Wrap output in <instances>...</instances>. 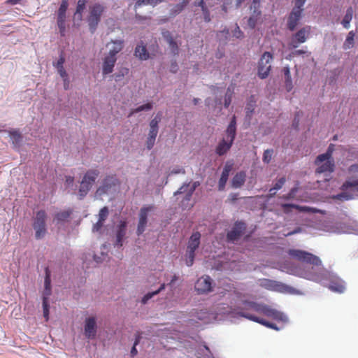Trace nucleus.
Returning <instances> with one entry per match:
<instances>
[{
  "label": "nucleus",
  "instance_id": "obj_60",
  "mask_svg": "<svg viewBox=\"0 0 358 358\" xmlns=\"http://www.w3.org/2000/svg\"><path fill=\"white\" fill-rule=\"evenodd\" d=\"M230 202L234 203L236 200L238 199V193H231L229 196V199Z\"/></svg>",
  "mask_w": 358,
  "mask_h": 358
},
{
  "label": "nucleus",
  "instance_id": "obj_37",
  "mask_svg": "<svg viewBox=\"0 0 358 358\" xmlns=\"http://www.w3.org/2000/svg\"><path fill=\"white\" fill-rule=\"evenodd\" d=\"M187 3H188L187 0H183L182 3L176 5L171 9V15H176L180 13L185 8V7L187 5Z\"/></svg>",
  "mask_w": 358,
  "mask_h": 358
},
{
  "label": "nucleus",
  "instance_id": "obj_35",
  "mask_svg": "<svg viewBox=\"0 0 358 358\" xmlns=\"http://www.w3.org/2000/svg\"><path fill=\"white\" fill-rule=\"evenodd\" d=\"M68 8L67 0H62L57 13V18L66 19V12Z\"/></svg>",
  "mask_w": 358,
  "mask_h": 358
},
{
  "label": "nucleus",
  "instance_id": "obj_1",
  "mask_svg": "<svg viewBox=\"0 0 358 358\" xmlns=\"http://www.w3.org/2000/svg\"><path fill=\"white\" fill-rule=\"evenodd\" d=\"M288 254L299 262L312 265L311 268L305 269L301 273L302 276L310 280L320 282L325 278L326 271L322 266L320 259L308 252L301 250H289Z\"/></svg>",
  "mask_w": 358,
  "mask_h": 358
},
{
  "label": "nucleus",
  "instance_id": "obj_15",
  "mask_svg": "<svg viewBox=\"0 0 358 358\" xmlns=\"http://www.w3.org/2000/svg\"><path fill=\"white\" fill-rule=\"evenodd\" d=\"M116 61V57L107 55L104 57L102 65V73L103 75H107L113 72Z\"/></svg>",
  "mask_w": 358,
  "mask_h": 358
},
{
  "label": "nucleus",
  "instance_id": "obj_4",
  "mask_svg": "<svg viewBox=\"0 0 358 358\" xmlns=\"http://www.w3.org/2000/svg\"><path fill=\"white\" fill-rule=\"evenodd\" d=\"M46 217L47 214L44 210H41L36 214L33 228L35 230V237L36 239L43 238L47 232L45 224Z\"/></svg>",
  "mask_w": 358,
  "mask_h": 358
},
{
  "label": "nucleus",
  "instance_id": "obj_43",
  "mask_svg": "<svg viewBox=\"0 0 358 358\" xmlns=\"http://www.w3.org/2000/svg\"><path fill=\"white\" fill-rule=\"evenodd\" d=\"M160 2V0H138L135 4V8L142 6L143 4L156 5Z\"/></svg>",
  "mask_w": 358,
  "mask_h": 358
},
{
  "label": "nucleus",
  "instance_id": "obj_44",
  "mask_svg": "<svg viewBox=\"0 0 358 358\" xmlns=\"http://www.w3.org/2000/svg\"><path fill=\"white\" fill-rule=\"evenodd\" d=\"M286 182V179L285 177H282L280 179L277 180V182L275 183L274 186L270 189V192L275 191L281 189L282 186L285 185Z\"/></svg>",
  "mask_w": 358,
  "mask_h": 358
},
{
  "label": "nucleus",
  "instance_id": "obj_39",
  "mask_svg": "<svg viewBox=\"0 0 358 358\" xmlns=\"http://www.w3.org/2000/svg\"><path fill=\"white\" fill-rule=\"evenodd\" d=\"M108 215V207L105 206L102 208L99 213V224H101V222H103L107 218Z\"/></svg>",
  "mask_w": 358,
  "mask_h": 358
},
{
  "label": "nucleus",
  "instance_id": "obj_18",
  "mask_svg": "<svg viewBox=\"0 0 358 358\" xmlns=\"http://www.w3.org/2000/svg\"><path fill=\"white\" fill-rule=\"evenodd\" d=\"M200 238L201 234L199 232L193 233L189 239L187 250L195 252L199 246Z\"/></svg>",
  "mask_w": 358,
  "mask_h": 358
},
{
  "label": "nucleus",
  "instance_id": "obj_29",
  "mask_svg": "<svg viewBox=\"0 0 358 358\" xmlns=\"http://www.w3.org/2000/svg\"><path fill=\"white\" fill-rule=\"evenodd\" d=\"M134 55L141 60H146L149 58V54L144 45H137L135 49Z\"/></svg>",
  "mask_w": 358,
  "mask_h": 358
},
{
  "label": "nucleus",
  "instance_id": "obj_11",
  "mask_svg": "<svg viewBox=\"0 0 358 358\" xmlns=\"http://www.w3.org/2000/svg\"><path fill=\"white\" fill-rule=\"evenodd\" d=\"M153 208V206H148L141 208L139 213V220L136 231L138 236L144 232L148 222V214Z\"/></svg>",
  "mask_w": 358,
  "mask_h": 358
},
{
  "label": "nucleus",
  "instance_id": "obj_30",
  "mask_svg": "<svg viewBox=\"0 0 358 358\" xmlns=\"http://www.w3.org/2000/svg\"><path fill=\"white\" fill-rule=\"evenodd\" d=\"M353 9L352 7H349L347 10H346V13L342 20V24L343 25V27L346 29H348L350 27V21L352 20V15H353Z\"/></svg>",
  "mask_w": 358,
  "mask_h": 358
},
{
  "label": "nucleus",
  "instance_id": "obj_47",
  "mask_svg": "<svg viewBox=\"0 0 358 358\" xmlns=\"http://www.w3.org/2000/svg\"><path fill=\"white\" fill-rule=\"evenodd\" d=\"M43 316L45 320L48 321L49 318V305L48 299H43Z\"/></svg>",
  "mask_w": 358,
  "mask_h": 358
},
{
  "label": "nucleus",
  "instance_id": "obj_33",
  "mask_svg": "<svg viewBox=\"0 0 358 358\" xmlns=\"http://www.w3.org/2000/svg\"><path fill=\"white\" fill-rule=\"evenodd\" d=\"M354 37H355L354 31H350L348 33V34L346 37V39L345 41V43L343 44L344 49H345V50L350 49L354 46V43H355Z\"/></svg>",
  "mask_w": 358,
  "mask_h": 358
},
{
  "label": "nucleus",
  "instance_id": "obj_50",
  "mask_svg": "<svg viewBox=\"0 0 358 358\" xmlns=\"http://www.w3.org/2000/svg\"><path fill=\"white\" fill-rule=\"evenodd\" d=\"M157 294V292H148V294H146L145 295H144V296L141 299V303L143 304H145L147 303V302L150 299H152L153 296H155V295Z\"/></svg>",
  "mask_w": 358,
  "mask_h": 358
},
{
  "label": "nucleus",
  "instance_id": "obj_14",
  "mask_svg": "<svg viewBox=\"0 0 358 358\" xmlns=\"http://www.w3.org/2000/svg\"><path fill=\"white\" fill-rule=\"evenodd\" d=\"M239 315L243 317H245V318L250 320L259 323L266 327H268V328H271L273 329H275V330H278V328L277 327V326L275 324L268 322L263 318L258 317L250 313L249 312H239Z\"/></svg>",
  "mask_w": 358,
  "mask_h": 358
},
{
  "label": "nucleus",
  "instance_id": "obj_61",
  "mask_svg": "<svg viewBox=\"0 0 358 358\" xmlns=\"http://www.w3.org/2000/svg\"><path fill=\"white\" fill-rule=\"evenodd\" d=\"M178 69V64L176 61L171 62V66H170V71L172 73H176Z\"/></svg>",
  "mask_w": 358,
  "mask_h": 358
},
{
  "label": "nucleus",
  "instance_id": "obj_38",
  "mask_svg": "<svg viewBox=\"0 0 358 358\" xmlns=\"http://www.w3.org/2000/svg\"><path fill=\"white\" fill-rule=\"evenodd\" d=\"M85 8V5L78 2L76 10L74 13V17H76L78 20H80L82 19L83 13Z\"/></svg>",
  "mask_w": 358,
  "mask_h": 358
},
{
  "label": "nucleus",
  "instance_id": "obj_28",
  "mask_svg": "<svg viewBox=\"0 0 358 358\" xmlns=\"http://www.w3.org/2000/svg\"><path fill=\"white\" fill-rule=\"evenodd\" d=\"M333 145L331 144L329 147L328 148L327 151L322 155H320L317 157L315 164L316 165H319L320 163H322L326 159H331L332 152H333Z\"/></svg>",
  "mask_w": 358,
  "mask_h": 358
},
{
  "label": "nucleus",
  "instance_id": "obj_20",
  "mask_svg": "<svg viewBox=\"0 0 358 358\" xmlns=\"http://www.w3.org/2000/svg\"><path fill=\"white\" fill-rule=\"evenodd\" d=\"M99 175L97 169H90L84 175L82 180L92 187Z\"/></svg>",
  "mask_w": 358,
  "mask_h": 358
},
{
  "label": "nucleus",
  "instance_id": "obj_52",
  "mask_svg": "<svg viewBox=\"0 0 358 358\" xmlns=\"http://www.w3.org/2000/svg\"><path fill=\"white\" fill-rule=\"evenodd\" d=\"M155 139H156L155 138L148 136L146 143H145V145H146V148L148 150H150L153 148L155 143Z\"/></svg>",
  "mask_w": 358,
  "mask_h": 358
},
{
  "label": "nucleus",
  "instance_id": "obj_32",
  "mask_svg": "<svg viewBox=\"0 0 358 358\" xmlns=\"http://www.w3.org/2000/svg\"><path fill=\"white\" fill-rule=\"evenodd\" d=\"M72 212L73 210L71 209H68L66 210L59 212L55 215V218L58 222L66 221L70 217L71 215L72 214Z\"/></svg>",
  "mask_w": 358,
  "mask_h": 358
},
{
  "label": "nucleus",
  "instance_id": "obj_46",
  "mask_svg": "<svg viewBox=\"0 0 358 358\" xmlns=\"http://www.w3.org/2000/svg\"><path fill=\"white\" fill-rule=\"evenodd\" d=\"M273 150L272 149L266 150L263 155V162L268 164L272 158Z\"/></svg>",
  "mask_w": 358,
  "mask_h": 358
},
{
  "label": "nucleus",
  "instance_id": "obj_41",
  "mask_svg": "<svg viewBox=\"0 0 358 358\" xmlns=\"http://www.w3.org/2000/svg\"><path fill=\"white\" fill-rule=\"evenodd\" d=\"M349 187H357L358 188V180H346L342 185L343 189H347Z\"/></svg>",
  "mask_w": 358,
  "mask_h": 358
},
{
  "label": "nucleus",
  "instance_id": "obj_6",
  "mask_svg": "<svg viewBox=\"0 0 358 358\" xmlns=\"http://www.w3.org/2000/svg\"><path fill=\"white\" fill-rule=\"evenodd\" d=\"M306 0H295V6L290 13L288 20L287 27L290 31H294L298 24L303 10V6Z\"/></svg>",
  "mask_w": 358,
  "mask_h": 358
},
{
  "label": "nucleus",
  "instance_id": "obj_2",
  "mask_svg": "<svg viewBox=\"0 0 358 358\" xmlns=\"http://www.w3.org/2000/svg\"><path fill=\"white\" fill-rule=\"evenodd\" d=\"M243 308L240 312H248V310H253L277 321L283 322L287 321V317L283 313L278 311V310L274 309L268 305L257 303L256 302L248 301H243Z\"/></svg>",
  "mask_w": 358,
  "mask_h": 358
},
{
  "label": "nucleus",
  "instance_id": "obj_58",
  "mask_svg": "<svg viewBox=\"0 0 358 358\" xmlns=\"http://www.w3.org/2000/svg\"><path fill=\"white\" fill-rule=\"evenodd\" d=\"M254 106H255V103H252V102H250L247 107H246V113H247V115H250V114H252L253 113V110H254Z\"/></svg>",
  "mask_w": 358,
  "mask_h": 358
},
{
  "label": "nucleus",
  "instance_id": "obj_3",
  "mask_svg": "<svg viewBox=\"0 0 358 358\" xmlns=\"http://www.w3.org/2000/svg\"><path fill=\"white\" fill-rule=\"evenodd\" d=\"M236 135V117L233 115L229 124L225 131L224 137L216 147L215 152L220 155H224L231 148Z\"/></svg>",
  "mask_w": 358,
  "mask_h": 358
},
{
  "label": "nucleus",
  "instance_id": "obj_51",
  "mask_svg": "<svg viewBox=\"0 0 358 358\" xmlns=\"http://www.w3.org/2000/svg\"><path fill=\"white\" fill-rule=\"evenodd\" d=\"M297 191H298L297 187H294L292 188L287 194L283 196V199H287V200L294 199Z\"/></svg>",
  "mask_w": 358,
  "mask_h": 358
},
{
  "label": "nucleus",
  "instance_id": "obj_24",
  "mask_svg": "<svg viewBox=\"0 0 358 358\" xmlns=\"http://www.w3.org/2000/svg\"><path fill=\"white\" fill-rule=\"evenodd\" d=\"M246 174L244 171L237 173L232 178L231 187L233 188H240L245 182Z\"/></svg>",
  "mask_w": 358,
  "mask_h": 358
},
{
  "label": "nucleus",
  "instance_id": "obj_45",
  "mask_svg": "<svg viewBox=\"0 0 358 358\" xmlns=\"http://www.w3.org/2000/svg\"><path fill=\"white\" fill-rule=\"evenodd\" d=\"M9 135L15 143H19L22 141V136L17 130L10 131Z\"/></svg>",
  "mask_w": 358,
  "mask_h": 358
},
{
  "label": "nucleus",
  "instance_id": "obj_12",
  "mask_svg": "<svg viewBox=\"0 0 358 358\" xmlns=\"http://www.w3.org/2000/svg\"><path fill=\"white\" fill-rule=\"evenodd\" d=\"M195 289L199 293H206L211 291L212 280L206 275L198 279L195 285Z\"/></svg>",
  "mask_w": 358,
  "mask_h": 358
},
{
  "label": "nucleus",
  "instance_id": "obj_8",
  "mask_svg": "<svg viewBox=\"0 0 358 358\" xmlns=\"http://www.w3.org/2000/svg\"><path fill=\"white\" fill-rule=\"evenodd\" d=\"M119 184L115 175H108L102 180L101 185L96 189V194L102 196L107 194L112 188Z\"/></svg>",
  "mask_w": 358,
  "mask_h": 358
},
{
  "label": "nucleus",
  "instance_id": "obj_23",
  "mask_svg": "<svg viewBox=\"0 0 358 358\" xmlns=\"http://www.w3.org/2000/svg\"><path fill=\"white\" fill-rule=\"evenodd\" d=\"M161 121V115L157 114L150 122L148 136L157 137L159 131V123Z\"/></svg>",
  "mask_w": 358,
  "mask_h": 358
},
{
  "label": "nucleus",
  "instance_id": "obj_27",
  "mask_svg": "<svg viewBox=\"0 0 358 358\" xmlns=\"http://www.w3.org/2000/svg\"><path fill=\"white\" fill-rule=\"evenodd\" d=\"M111 43H113V46L110 49L108 55L110 56L116 57V55L123 49L124 41L122 40H117L112 41Z\"/></svg>",
  "mask_w": 358,
  "mask_h": 358
},
{
  "label": "nucleus",
  "instance_id": "obj_53",
  "mask_svg": "<svg viewBox=\"0 0 358 358\" xmlns=\"http://www.w3.org/2000/svg\"><path fill=\"white\" fill-rule=\"evenodd\" d=\"M139 342H140V336H138L136 338V341L134 342V346L131 348V355L132 357L136 356L138 353L136 346L139 343Z\"/></svg>",
  "mask_w": 358,
  "mask_h": 358
},
{
  "label": "nucleus",
  "instance_id": "obj_19",
  "mask_svg": "<svg viewBox=\"0 0 358 358\" xmlns=\"http://www.w3.org/2000/svg\"><path fill=\"white\" fill-rule=\"evenodd\" d=\"M329 289L334 292L343 293L345 289V282L339 278H334L330 281Z\"/></svg>",
  "mask_w": 358,
  "mask_h": 358
},
{
  "label": "nucleus",
  "instance_id": "obj_40",
  "mask_svg": "<svg viewBox=\"0 0 358 358\" xmlns=\"http://www.w3.org/2000/svg\"><path fill=\"white\" fill-rule=\"evenodd\" d=\"M195 252L187 250L186 254V264L187 266H191L194 261Z\"/></svg>",
  "mask_w": 358,
  "mask_h": 358
},
{
  "label": "nucleus",
  "instance_id": "obj_10",
  "mask_svg": "<svg viewBox=\"0 0 358 358\" xmlns=\"http://www.w3.org/2000/svg\"><path fill=\"white\" fill-rule=\"evenodd\" d=\"M246 229L245 224L243 222H236L232 229L227 234L228 241L234 242L240 238Z\"/></svg>",
  "mask_w": 358,
  "mask_h": 358
},
{
  "label": "nucleus",
  "instance_id": "obj_9",
  "mask_svg": "<svg viewBox=\"0 0 358 358\" xmlns=\"http://www.w3.org/2000/svg\"><path fill=\"white\" fill-rule=\"evenodd\" d=\"M311 31L310 26H306L299 29L294 35L290 45L293 48H296L299 44L305 43L308 38Z\"/></svg>",
  "mask_w": 358,
  "mask_h": 358
},
{
  "label": "nucleus",
  "instance_id": "obj_63",
  "mask_svg": "<svg viewBox=\"0 0 358 358\" xmlns=\"http://www.w3.org/2000/svg\"><path fill=\"white\" fill-rule=\"evenodd\" d=\"M349 172L350 173H357L358 172V164H352L348 169Z\"/></svg>",
  "mask_w": 358,
  "mask_h": 358
},
{
  "label": "nucleus",
  "instance_id": "obj_25",
  "mask_svg": "<svg viewBox=\"0 0 358 358\" xmlns=\"http://www.w3.org/2000/svg\"><path fill=\"white\" fill-rule=\"evenodd\" d=\"M44 287H44V291L43 293V299H48V297L51 294V279H50V272L48 268L45 269Z\"/></svg>",
  "mask_w": 358,
  "mask_h": 358
},
{
  "label": "nucleus",
  "instance_id": "obj_21",
  "mask_svg": "<svg viewBox=\"0 0 358 358\" xmlns=\"http://www.w3.org/2000/svg\"><path fill=\"white\" fill-rule=\"evenodd\" d=\"M231 170V166L226 165L222 172L221 177L218 182V190L223 191L225 188L226 183L228 180L229 173Z\"/></svg>",
  "mask_w": 358,
  "mask_h": 358
},
{
  "label": "nucleus",
  "instance_id": "obj_55",
  "mask_svg": "<svg viewBox=\"0 0 358 358\" xmlns=\"http://www.w3.org/2000/svg\"><path fill=\"white\" fill-rule=\"evenodd\" d=\"M189 183L184 184L182 187H180L179 188V189L178 191H176L174 193V195L176 196L178 194H180L186 192H187V189L189 187Z\"/></svg>",
  "mask_w": 358,
  "mask_h": 358
},
{
  "label": "nucleus",
  "instance_id": "obj_64",
  "mask_svg": "<svg viewBox=\"0 0 358 358\" xmlns=\"http://www.w3.org/2000/svg\"><path fill=\"white\" fill-rule=\"evenodd\" d=\"M65 182L69 185H72L74 182V178L70 176H66Z\"/></svg>",
  "mask_w": 358,
  "mask_h": 358
},
{
  "label": "nucleus",
  "instance_id": "obj_36",
  "mask_svg": "<svg viewBox=\"0 0 358 358\" xmlns=\"http://www.w3.org/2000/svg\"><path fill=\"white\" fill-rule=\"evenodd\" d=\"M152 107H153L152 103H148L141 105V106L137 107L136 108L132 110L129 113L128 117H129L131 115H133L134 114L141 112L143 110H150L152 108Z\"/></svg>",
  "mask_w": 358,
  "mask_h": 358
},
{
  "label": "nucleus",
  "instance_id": "obj_16",
  "mask_svg": "<svg viewBox=\"0 0 358 358\" xmlns=\"http://www.w3.org/2000/svg\"><path fill=\"white\" fill-rule=\"evenodd\" d=\"M281 207L283 209V211L285 213H289L290 212V208H295L301 212H307V213H316L317 210L313 208H310L308 206H301L296 204L292 203H282Z\"/></svg>",
  "mask_w": 358,
  "mask_h": 358
},
{
  "label": "nucleus",
  "instance_id": "obj_31",
  "mask_svg": "<svg viewBox=\"0 0 358 358\" xmlns=\"http://www.w3.org/2000/svg\"><path fill=\"white\" fill-rule=\"evenodd\" d=\"M91 188L92 186L81 180L78 190L79 199H83L87 194Z\"/></svg>",
  "mask_w": 358,
  "mask_h": 358
},
{
  "label": "nucleus",
  "instance_id": "obj_48",
  "mask_svg": "<svg viewBox=\"0 0 358 358\" xmlns=\"http://www.w3.org/2000/svg\"><path fill=\"white\" fill-rule=\"evenodd\" d=\"M201 8V11L203 15L204 21L206 22H210L211 19H210V11H209L207 6L205 4Z\"/></svg>",
  "mask_w": 358,
  "mask_h": 358
},
{
  "label": "nucleus",
  "instance_id": "obj_42",
  "mask_svg": "<svg viewBox=\"0 0 358 358\" xmlns=\"http://www.w3.org/2000/svg\"><path fill=\"white\" fill-rule=\"evenodd\" d=\"M65 20L66 19L57 18V26L62 36H65L66 33Z\"/></svg>",
  "mask_w": 358,
  "mask_h": 358
},
{
  "label": "nucleus",
  "instance_id": "obj_13",
  "mask_svg": "<svg viewBox=\"0 0 358 358\" xmlns=\"http://www.w3.org/2000/svg\"><path fill=\"white\" fill-rule=\"evenodd\" d=\"M96 334V320L94 317H88L85 323V336L88 339H94Z\"/></svg>",
  "mask_w": 358,
  "mask_h": 358
},
{
  "label": "nucleus",
  "instance_id": "obj_62",
  "mask_svg": "<svg viewBox=\"0 0 358 358\" xmlns=\"http://www.w3.org/2000/svg\"><path fill=\"white\" fill-rule=\"evenodd\" d=\"M58 73H59L60 76L63 78H65L68 76L66 71H65L64 68H59L57 69Z\"/></svg>",
  "mask_w": 358,
  "mask_h": 358
},
{
  "label": "nucleus",
  "instance_id": "obj_54",
  "mask_svg": "<svg viewBox=\"0 0 358 358\" xmlns=\"http://www.w3.org/2000/svg\"><path fill=\"white\" fill-rule=\"evenodd\" d=\"M302 114L301 112H297L295 115V117L293 120L292 126L294 127V129H297L299 124V116Z\"/></svg>",
  "mask_w": 358,
  "mask_h": 358
},
{
  "label": "nucleus",
  "instance_id": "obj_5",
  "mask_svg": "<svg viewBox=\"0 0 358 358\" xmlns=\"http://www.w3.org/2000/svg\"><path fill=\"white\" fill-rule=\"evenodd\" d=\"M273 55L270 52H264L258 62V76L264 79L267 78L271 70V62Z\"/></svg>",
  "mask_w": 358,
  "mask_h": 358
},
{
  "label": "nucleus",
  "instance_id": "obj_56",
  "mask_svg": "<svg viewBox=\"0 0 358 358\" xmlns=\"http://www.w3.org/2000/svg\"><path fill=\"white\" fill-rule=\"evenodd\" d=\"M283 72H284L285 77V82H289L290 83V79H292V78H291V74H290L289 68L287 67H287H284Z\"/></svg>",
  "mask_w": 358,
  "mask_h": 358
},
{
  "label": "nucleus",
  "instance_id": "obj_57",
  "mask_svg": "<svg viewBox=\"0 0 358 358\" xmlns=\"http://www.w3.org/2000/svg\"><path fill=\"white\" fill-rule=\"evenodd\" d=\"M64 62H65V58L62 55H61L58 61L57 62L56 65H55V67L57 68V69H59V68H63L64 67L63 64H64Z\"/></svg>",
  "mask_w": 358,
  "mask_h": 358
},
{
  "label": "nucleus",
  "instance_id": "obj_7",
  "mask_svg": "<svg viewBox=\"0 0 358 358\" xmlns=\"http://www.w3.org/2000/svg\"><path fill=\"white\" fill-rule=\"evenodd\" d=\"M104 9V6L100 3H95L90 7V15L88 17L87 22L92 33H94L96 30Z\"/></svg>",
  "mask_w": 358,
  "mask_h": 358
},
{
  "label": "nucleus",
  "instance_id": "obj_17",
  "mask_svg": "<svg viewBox=\"0 0 358 358\" xmlns=\"http://www.w3.org/2000/svg\"><path fill=\"white\" fill-rule=\"evenodd\" d=\"M324 163H320L319 165H317L318 167L316 169V173H332L334 170V162L333 159H326L323 162Z\"/></svg>",
  "mask_w": 358,
  "mask_h": 358
},
{
  "label": "nucleus",
  "instance_id": "obj_34",
  "mask_svg": "<svg viewBox=\"0 0 358 358\" xmlns=\"http://www.w3.org/2000/svg\"><path fill=\"white\" fill-rule=\"evenodd\" d=\"M261 15V11L255 10L252 16L248 19V23L250 27L252 29L255 28L257 22Z\"/></svg>",
  "mask_w": 358,
  "mask_h": 358
},
{
  "label": "nucleus",
  "instance_id": "obj_59",
  "mask_svg": "<svg viewBox=\"0 0 358 358\" xmlns=\"http://www.w3.org/2000/svg\"><path fill=\"white\" fill-rule=\"evenodd\" d=\"M162 35L168 43H170V39L173 40L170 31H163Z\"/></svg>",
  "mask_w": 358,
  "mask_h": 358
},
{
  "label": "nucleus",
  "instance_id": "obj_26",
  "mask_svg": "<svg viewBox=\"0 0 358 358\" xmlns=\"http://www.w3.org/2000/svg\"><path fill=\"white\" fill-rule=\"evenodd\" d=\"M198 184L197 182H194L193 185L189 188V189L186 192V194L185 196V198L182 201V206L184 208H186L187 207H192V204H189V202L190 201L192 194L195 191Z\"/></svg>",
  "mask_w": 358,
  "mask_h": 358
},
{
  "label": "nucleus",
  "instance_id": "obj_22",
  "mask_svg": "<svg viewBox=\"0 0 358 358\" xmlns=\"http://www.w3.org/2000/svg\"><path fill=\"white\" fill-rule=\"evenodd\" d=\"M127 223L124 221L120 222L117 231L116 243L115 245L121 247L122 245V241L126 234Z\"/></svg>",
  "mask_w": 358,
  "mask_h": 358
},
{
  "label": "nucleus",
  "instance_id": "obj_49",
  "mask_svg": "<svg viewBox=\"0 0 358 358\" xmlns=\"http://www.w3.org/2000/svg\"><path fill=\"white\" fill-rule=\"evenodd\" d=\"M169 45L171 50L172 53L174 55H178L179 48H178V45L177 43L174 40L170 39V43H169Z\"/></svg>",
  "mask_w": 358,
  "mask_h": 358
}]
</instances>
